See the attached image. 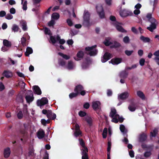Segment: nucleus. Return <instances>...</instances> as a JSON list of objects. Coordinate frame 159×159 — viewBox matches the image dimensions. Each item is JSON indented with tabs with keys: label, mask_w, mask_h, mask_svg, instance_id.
Returning a JSON list of instances; mask_svg holds the SVG:
<instances>
[{
	"label": "nucleus",
	"mask_w": 159,
	"mask_h": 159,
	"mask_svg": "<svg viewBox=\"0 0 159 159\" xmlns=\"http://www.w3.org/2000/svg\"><path fill=\"white\" fill-rule=\"evenodd\" d=\"M146 17L148 19V21L151 23L150 26L148 27L147 29L151 32H153L157 28V21L154 18L152 17V14L151 13H148Z\"/></svg>",
	"instance_id": "f257e3e1"
},
{
	"label": "nucleus",
	"mask_w": 159,
	"mask_h": 159,
	"mask_svg": "<svg viewBox=\"0 0 159 159\" xmlns=\"http://www.w3.org/2000/svg\"><path fill=\"white\" fill-rule=\"evenodd\" d=\"M110 116L112 118L111 121L116 123L118 121L122 122L124 120L122 117H120L119 115L117 114L116 110L114 108L111 109Z\"/></svg>",
	"instance_id": "f03ea898"
},
{
	"label": "nucleus",
	"mask_w": 159,
	"mask_h": 159,
	"mask_svg": "<svg viewBox=\"0 0 159 159\" xmlns=\"http://www.w3.org/2000/svg\"><path fill=\"white\" fill-rule=\"evenodd\" d=\"M96 47V45H95L91 47L86 48L85 49L87 51V53L91 56L96 55L98 52L95 49Z\"/></svg>",
	"instance_id": "7ed1b4c3"
},
{
	"label": "nucleus",
	"mask_w": 159,
	"mask_h": 159,
	"mask_svg": "<svg viewBox=\"0 0 159 159\" xmlns=\"http://www.w3.org/2000/svg\"><path fill=\"white\" fill-rule=\"evenodd\" d=\"M90 15L89 13L87 12H85L84 16V24L86 26H89L91 24L89 22Z\"/></svg>",
	"instance_id": "20e7f679"
},
{
	"label": "nucleus",
	"mask_w": 159,
	"mask_h": 159,
	"mask_svg": "<svg viewBox=\"0 0 159 159\" xmlns=\"http://www.w3.org/2000/svg\"><path fill=\"white\" fill-rule=\"evenodd\" d=\"M83 89L84 88L82 86L80 85L76 87L75 89V91L76 93H78V94L80 93L81 95L84 96L85 94V92Z\"/></svg>",
	"instance_id": "39448f33"
},
{
	"label": "nucleus",
	"mask_w": 159,
	"mask_h": 159,
	"mask_svg": "<svg viewBox=\"0 0 159 159\" xmlns=\"http://www.w3.org/2000/svg\"><path fill=\"white\" fill-rule=\"evenodd\" d=\"M48 102V100L46 98H43L41 99L38 100L37 102V105L38 106H41L45 105Z\"/></svg>",
	"instance_id": "423d86ee"
},
{
	"label": "nucleus",
	"mask_w": 159,
	"mask_h": 159,
	"mask_svg": "<svg viewBox=\"0 0 159 159\" xmlns=\"http://www.w3.org/2000/svg\"><path fill=\"white\" fill-rule=\"evenodd\" d=\"M96 9L100 17L101 18H104L105 15L102 6L100 5H98L96 7Z\"/></svg>",
	"instance_id": "0eeeda50"
},
{
	"label": "nucleus",
	"mask_w": 159,
	"mask_h": 159,
	"mask_svg": "<svg viewBox=\"0 0 159 159\" xmlns=\"http://www.w3.org/2000/svg\"><path fill=\"white\" fill-rule=\"evenodd\" d=\"M113 24L116 29L122 33L126 32V31L121 25V24L120 23L117 22H115Z\"/></svg>",
	"instance_id": "6e6552de"
},
{
	"label": "nucleus",
	"mask_w": 159,
	"mask_h": 159,
	"mask_svg": "<svg viewBox=\"0 0 159 159\" xmlns=\"http://www.w3.org/2000/svg\"><path fill=\"white\" fill-rule=\"evenodd\" d=\"M147 138V135L144 133H142L139 134V142L142 143L145 141Z\"/></svg>",
	"instance_id": "1a4fd4ad"
},
{
	"label": "nucleus",
	"mask_w": 159,
	"mask_h": 159,
	"mask_svg": "<svg viewBox=\"0 0 159 159\" xmlns=\"http://www.w3.org/2000/svg\"><path fill=\"white\" fill-rule=\"evenodd\" d=\"M129 96V94L127 92H125L118 94V98L120 100H124L127 98Z\"/></svg>",
	"instance_id": "9d476101"
},
{
	"label": "nucleus",
	"mask_w": 159,
	"mask_h": 159,
	"mask_svg": "<svg viewBox=\"0 0 159 159\" xmlns=\"http://www.w3.org/2000/svg\"><path fill=\"white\" fill-rule=\"evenodd\" d=\"M50 40L49 42L52 43L53 44H54L58 41L60 39V36L59 35H55L52 36L51 35L50 36Z\"/></svg>",
	"instance_id": "9b49d317"
},
{
	"label": "nucleus",
	"mask_w": 159,
	"mask_h": 159,
	"mask_svg": "<svg viewBox=\"0 0 159 159\" xmlns=\"http://www.w3.org/2000/svg\"><path fill=\"white\" fill-rule=\"evenodd\" d=\"M111 54L107 52L104 54L103 57L102 58L101 61L102 62H105L109 59L111 57Z\"/></svg>",
	"instance_id": "f8f14e48"
},
{
	"label": "nucleus",
	"mask_w": 159,
	"mask_h": 159,
	"mask_svg": "<svg viewBox=\"0 0 159 159\" xmlns=\"http://www.w3.org/2000/svg\"><path fill=\"white\" fill-rule=\"evenodd\" d=\"M29 92L30 94L29 95H27L25 97V99L27 101V102L28 103H30L32 102L34 99V97L33 96V93L31 90H29L28 91Z\"/></svg>",
	"instance_id": "ddd939ff"
},
{
	"label": "nucleus",
	"mask_w": 159,
	"mask_h": 159,
	"mask_svg": "<svg viewBox=\"0 0 159 159\" xmlns=\"http://www.w3.org/2000/svg\"><path fill=\"white\" fill-rule=\"evenodd\" d=\"M68 70H72L75 67V64L71 61H68L67 65L65 66Z\"/></svg>",
	"instance_id": "4468645a"
},
{
	"label": "nucleus",
	"mask_w": 159,
	"mask_h": 159,
	"mask_svg": "<svg viewBox=\"0 0 159 159\" xmlns=\"http://www.w3.org/2000/svg\"><path fill=\"white\" fill-rule=\"evenodd\" d=\"M75 132L74 133V135L77 137L79 136L81 134V132L79 129L80 126L79 125L77 124H75Z\"/></svg>",
	"instance_id": "2eb2a0df"
},
{
	"label": "nucleus",
	"mask_w": 159,
	"mask_h": 159,
	"mask_svg": "<svg viewBox=\"0 0 159 159\" xmlns=\"http://www.w3.org/2000/svg\"><path fill=\"white\" fill-rule=\"evenodd\" d=\"M158 128H155L150 133V138L151 139L152 137H155L158 134Z\"/></svg>",
	"instance_id": "dca6fc26"
},
{
	"label": "nucleus",
	"mask_w": 159,
	"mask_h": 159,
	"mask_svg": "<svg viewBox=\"0 0 159 159\" xmlns=\"http://www.w3.org/2000/svg\"><path fill=\"white\" fill-rule=\"evenodd\" d=\"M37 135L39 139H42L44 137L45 132L43 129H40L37 131Z\"/></svg>",
	"instance_id": "f3484780"
},
{
	"label": "nucleus",
	"mask_w": 159,
	"mask_h": 159,
	"mask_svg": "<svg viewBox=\"0 0 159 159\" xmlns=\"http://www.w3.org/2000/svg\"><path fill=\"white\" fill-rule=\"evenodd\" d=\"M122 60L120 58H116L114 59H112L110 61H109V62L110 63V62L113 65H118L119 63H120L122 62Z\"/></svg>",
	"instance_id": "a211bd4d"
},
{
	"label": "nucleus",
	"mask_w": 159,
	"mask_h": 159,
	"mask_svg": "<svg viewBox=\"0 0 159 159\" xmlns=\"http://www.w3.org/2000/svg\"><path fill=\"white\" fill-rule=\"evenodd\" d=\"M34 93L38 95H40L42 93V92L40 88L37 85H35L33 87Z\"/></svg>",
	"instance_id": "6ab92c4d"
},
{
	"label": "nucleus",
	"mask_w": 159,
	"mask_h": 159,
	"mask_svg": "<svg viewBox=\"0 0 159 159\" xmlns=\"http://www.w3.org/2000/svg\"><path fill=\"white\" fill-rule=\"evenodd\" d=\"M48 113L47 115V117L51 119L54 120L56 118V115L52 113L51 110H48Z\"/></svg>",
	"instance_id": "aec40b11"
},
{
	"label": "nucleus",
	"mask_w": 159,
	"mask_h": 159,
	"mask_svg": "<svg viewBox=\"0 0 159 159\" xmlns=\"http://www.w3.org/2000/svg\"><path fill=\"white\" fill-rule=\"evenodd\" d=\"M100 102L99 101H95L93 102L92 107L94 110L100 108Z\"/></svg>",
	"instance_id": "412c9836"
},
{
	"label": "nucleus",
	"mask_w": 159,
	"mask_h": 159,
	"mask_svg": "<svg viewBox=\"0 0 159 159\" xmlns=\"http://www.w3.org/2000/svg\"><path fill=\"white\" fill-rule=\"evenodd\" d=\"M138 107V105L137 103L131 102L130 104V111L132 112L134 111Z\"/></svg>",
	"instance_id": "4be33fe9"
},
{
	"label": "nucleus",
	"mask_w": 159,
	"mask_h": 159,
	"mask_svg": "<svg viewBox=\"0 0 159 159\" xmlns=\"http://www.w3.org/2000/svg\"><path fill=\"white\" fill-rule=\"evenodd\" d=\"M129 14V11L124 9L120 11V15L122 17H125L128 16Z\"/></svg>",
	"instance_id": "5701e85b"
},
{
	"label": "nucleus",
	"mask_w": 159,
	"mask_h": 159,
	"mask_svg": "<svg viewBox=\"0 0 159 159\" xmlns=\"http://www.w3.org/2000/svg\"><path fill=\"white\" fill-rule=\"evenodd\" d=\"M120 129L121 132L123 133L124 136L125 135H126V134L128 133V130L125 128V126L123 125H120Z\"/></svg>",
	"instance_id": "b1692460"
},
{
	"label": "nucleus",
	"mask_w": 159,
	"mask_h": 159,
	"mask_svg": "<svg viewBox=\"0 0 159 159\" xmlns=\"http://www.w3.org/2000/svg\"><path fill=\"white\" fill-rule=\"evenodd\" d=\"M84 55V52L82 51H79L77 54V58L74 57L75 59L77 61H79L80 59L82 58Z\"/></svg>",
	"instance_id": "393cba45"
},
{
	"label": "nucleus",
	"mask_w": 159,
	"mask_h": 159,
	"mask_svg": "<svg viewBox=\"0 0 159 159\" xmlns=\"http://www.w3.org/2000/svg\"><path fill=\"white\" fill-rule=\"evenodd\" d=\"M80 143L82 147L81 148V150L82 152H84L85 149H87V151H88L87 148L85 146L84 142L83 141V140L82 139H79Z\"/></svg>",
	"instance_id": "a878e982"
},
{
	"label": "nucleus",
	"mask_w": 159,
	"mask_h": 159,
	"mask_svg": "<svg viewBox=\"0 0 159 159\" xmlns=\"http://www.w3.org/2000/svg\"><path fill=\"white\" fill-rule=\"evenodd\" d=\"M124 138L122 140V142L125 144H128L127 147L129 149V144H128L129 140L128 139V135H125Z\"/></svg>",
	"instance_id": "bb28decb"
},
{
	"label": "nucleus",
	"mask_w": 159,
	"mask_h": 159,
	"mask_svg": "<svg viewBox=\"0 0 159 159\" xmlns=\"http://www.w3.org/2000/svg\"><path fill=\"white\" fill-rule=\"evenodd\" d=\"M20 24L22 26V29L24 31H26L27 30V23L24 20H21L20 21Z\"/></svg>",
	"instance_id": "cd10ccee"
},
{
	"label": "nucleus",
	"mask_w": 159,
	"mask_h": 159,
	"mask_svg": "<svg viewBox=\"0 0 159 159\" xmlns=\"http://www.w3.org/2000/svg\"><path fill=\"white\" fill-rule=\"evenodd\" d=\"M3 75L4 76L7 78H10L12 76V72L9 70L5 71L3 73Z\"/></svg>",
	"instance_id": "c85d7f7f"
},
{
	"label": "nucleus",
	"mask_w": 159,
	"mask_h": 159,
	"mask_svg": "<svg viewBox=\"0 0 159 159\" xmlns=\"http://www.w3.org/2000/svg\"><path fill=\"white\" fill-rule=\"evenodd\" d=\"M10 149L9 148H7L5 149L4 151V156L5 158L9 157L10 154Z\"/></svg>",
	"instance_id": "c756f323"
},
{
	"label": "nucleus",
	"mask_w": 159,
	"mask_h": 159,
	"mask_svg": "<svg viewBox=\"0 0 159 159\" xmlns=\"http://www.w3.org/2000/svg\"><path fill=\"white\" fill-rule=\"evenodd\" d=\"M88 151H87L86 148L84 152H82V159H89L88 156L87 154Z\"/></svg>",
	"instance_id": "7c9ffc66"
},
{
	"label": "nucleus",
	"mask_w": 159,
	"mask_h": 159,
	"mask_svg": "<svg viewBox=\"0 0 159 159\" xmlns=\"http://www.w3.org/2000/svg\"><path fill=\"white\" fill-rule=\"evenodd\" d=\"M21 4L22 5V8L24 10L26 11L27 9V2L26 1L21 0Z\"/></svg>",
	"instance_id": "2f4dec72"
},
{
	"label": "nucleus",
	"mask_w": 159,
	"mask_h": 159,
	"mask_svg": "<svg viewBox=\"0 0 159 159\" xmlns=\"http://www.w3.org/2000/svg\"><path fill=\"white\" fill-rule=\"evenodd\" d=\"M138 96L143 100L145 99V96L143 93L140 91H138L137 92Z\"/></svg>",
	"instance_id": "473e14b6"
},
{
	"label": "nucleus",
	"mask_w": 159,
	"mask_h": 159,
	"mask_svg": "<svg viewBox=\"0 0 159 159\" xmlns=\"http://www.w3.org/2000/svg\"><path fill=\"white\" fill-rule=\"evenodd\" d=\"M140 39L144 43H148L150 41L149 38L145 37L143 36H142L140 37Z\"/></svg>",
	"instance_id": "72a5a7b5"
},
{
	"label": "nucleus",
	"mask_w": 159,
	"mask_h": 159,
	"mask_svg": "<svg viewBox=\"0 0 159 159\" xmlns=\"http://www.w3.org/2000/svg\"><path fill=\"white\" fill-rule=\"evenodd\" d=\"M3 44L4 45L7 47H10L11 46V42L9 41L6 39H4L3 40Z\"/></svg>",
	"instance_id": "f704fd0d"
},
{
	"label": "nucleus",
	"mask_w": 159,
	"mask_h": 159,
	"mask_svg": "<svg viewBox=\"0 0 159 159\" xmlns=\"http://www.w3.org/2000/svg\"><path fill=\"white\" fill-rule=\"evenodd\" d=\"M32 52V49L28 47L26 49V51L25 52V55L26 56L28 57L30 54H31Z\"/></svg>",
	"instance_id": "c9c22d12"
},
{
	"label": "nucleus",
	"mask_w": 159,
	"mask_h": 159,
	"mask_svg": "<svg viewBox=\"0 0 159 159\" xmlns=\"http://www.w3.org/2000/svg\"><path fill=\"white\" fill-rule=\"evenodd\" d=\"M19 29L18 26L16 24H14L11 28L12 31L14 32H18Z\"/></svg>",
	"instance_id": "e433bc0d"
},
{
	"label": "nucleus",
	"mask_w": 159,
	"mask_h": 159,
	"mask_svg": "<svg viewBox=\"0 0 159 159\" xmlns=\"http://www.w3.org/2000/svg\"><path fill=\"white\" fill-rule=\"evenodd\" d=\"M58 54L66 60L69 59L70 58V56L63 54L62 53L59 52L58 53Z\"/></svg>",
	"instance_id": "4c0bfd02"
},
{
	"label": "nucleus",
	"mask_w": 159,
	"mask_h": 159,
	"mask_svg": "<svg viewBox=\"0 0 159 159\" xmlns=\"http://www.w3.org/2000/svg\"><path fill=\"white\" fill-rule=\"evenodd\" d=\"M110 38H107L106 39L105 41L104 42V44L106 46H108L111 44L112 43L110 42Z\"/></svg>",
	"instance_id": "58836bf2"
},
{
	"label": "nucleus",
	"mask_w": 159,
	"mask_h": 159,
	"mask_svg": "<svg viewBox=\"0 0 159 159\" xmlns=\"http://www.w3.org/2000/svg\"><path fill=\"white\" fill-rule=\"evenodd\" d=\"M60 15L59 14L57 13H53L52 16V18L54 19H58L59 18Z\"/></svg>",
	"instance_id": "ea45409f"
},
{
	"label": "nucleus",
	"mask_w": 159,
	"mask_h": 159,
	"mask_svg": "<svg viewBox=\"0 0 159 159\" xmlns=\"http://www.w3.org/2000/svg\"><path fill=\"white\" fill-rule=\"evenodd\" d=\"M78 94V93L76 92L75 93H72L69 95V97L70 98L72 99L73 98H75L77 96Z\"/></svg>",
	"instance_id": "a19ab883"
},
{
	"label": "nucleus",
	"mask_w": 159,
	"mask_h": 159,
	"mask_svg": "<svg viewBox=\"0 0 159 159\" xmlns=\"http://www.w3.org/2000/svg\"><path fill=\"white\" fill-rule=\"evenodd\" d=\"M25 34H27V33L25 34L21 38V43L22 44L23 46L25 45V42H26V39L25 37H24V36Z\"/></svg>",
	"instance_id": "79ce46f5"
},
{
	"label": "nucleus",
	"mask_w": 159,
	"mask_h": 159,
	"mask_svg": "<svg viewBox=\"0 0 159 159\" xmlns=\"http://www.w3.org/2000/svg\"><path fill=\"white\" fill-rule=\"evenodd\" d=\"M107 133V128H105L102 133V136L103 138H106Z\"/></svg>",
	"instance_id": "37998d69"
},
{
	"label": "nucleus",
	"mask_w": 159,
	"mask_h": 159,
	"mask_svg": "<svg viewBox=\"0 0 159 159\" xmlns=\"http://www.w3.org/2000/svg\"><path fill=\"white\" fill-rule=\"evenodd\" d=\"M66 22L68 25L70 26H71L73 25V22L70 19H67Z\"/></svg>",
	"instance_id": "c03bdc74"
},
{
	"label": "nucleus",
	"mask_w": 159,
	"mask_h": 159,
	"mask_svg": "<svg viewBox=\"0 0 159 159\" xmlns=\"http://www.w3.org/2000/svg\"><path fill=\"white\" fill-rule=\"evenodd\" d=\"M85 120L87 121V122H88V123L90 125H91L92 123V119L91 118L89 117V116H87L85 118Z\"/></svg>",
	"instance_id": "a18cd8bd"
},
{
	"label": "nucleus",
	"mask_w": 159,
	"mask_h": 159,
	"mask_svg": "<svg viewBox=\"0 0 159 159\" xmlns=\"http://www.w3.org/2000/svg\"><path fill=\"white\" fill-rule=\"evenodd\" d=\"M44 32L46 34H48L50 36L52 35L50 32V30L47 28H44Z\"/></svg>",
	"instance_id": "49530a36"
},
{
	"label": "nucleus",
	"mask_w": 159,
	"mask_h": 159,
	"mask_svg": "<svg viewBox=\"0 0 159 159\" xmlns=\"http://www.w3.org/2000/svg\"><path fill=\"white\" fill-rule=\"evenodd\" d=\"M126 74L124 71L121 72L119 75V76L120 78H125L126 76Z\"/></svg>",
	"instance_id": "de8ad7c7"
},
{
	"label": "nucleus",
	"mask_w": 159,
	"mask_h": 159,
	"mask_svg": "<svg viewBox=\"0 0 159 159\" xmlns=\"http://www.w3.org/2000/svg\"><path fill=\"white\" fill-rule=\"evenodd\" d=\"M158 2V0H153L152 2H151V3L152 4L153 3V9L154 10L156 7Z\"/></svg>",
	"instance_id": "09e8293b"
},
{
	"label": "nucleus",
	"mask_w": 159,
	"mask_h": 159,
	"mask_svg": "<svg viewBox=\"0 0 159 159\" xmlns=\"http://www.w3.org/2000/svg\"><path fill=\"white\" fill-rule=\"evenodd\" d=\"M28 155L30 157H33L35 155L34 151L33 149L30 151L28 153Z\"/></svg>",
	"instance_id": "8fccbe9b"
},
{
	"label": "nucleus",
	"mask_w": 159,
	"mask_h": 159,
	"mask_svg": "<svg viewBox=\"0 0 159 159\" xmlns=\"http://www.w3.org/2000/svg\"><path fill=\"white\" fill-rule=\"evenodd\" d=\"M145 62V60L143 58L141 59L139 61V64L141 66H143L144 65Z\"/></svg>",
	"instance_id": "3c124183"
},
{
	"label": "nucleus",
	"mask_w": 159,
	"mask_h": 159,
	"mask_svg": "<svg viewBox=\"0 0 159 159\" xmlns=\"http://www.w3.org/2000/svg\"><path fill=\"white\" fill-rule=\"evenodd\" d=\"M152 153L151 152H146L144 154V156L145 157H149L151 155Z\"/></svg>",
	"instance_id": "603ef678"
},
{
	"label": "nucleus",
	"mask_w": 159,
	"mask_h": 159,
	"mask_svg": "<svg viewBox=\"0 0 159 159\" xmlns=\"http://www.w3.org/2000/svg\"><path fill=\"white\" fill-rule=\"evenodd\" d=\"M59 63L61 66H64L65 65L66 62L63 60H61L59 61Z\"/></svg>",
	"instance_id": "864d4df0"
},
{
	"label": "nucleus",
	"mask_w": 159,
	"mask_h": 159,
	"mask_svg": "<svg viewBox=\"0 0 159 159\" xmlns=\"http://www.w3.org/2000/svg\"><path fill=\"white\" fill-rule=\"evenodd\" d=\"M120 43L115 42L114 43V44L113 45L111 46V48H117L120 46Z\"/></svg>",
	"instance_id": "5fc2aeb1"
},
{
	"label": "nucleus",
	"mask_w": 159,
	"mask_h": 159,
	"mask_svg": "<svg viewBox=\"0 0 159 159\" xmlns=\"http://www.w3.org/2000/svg\"><path fill=\"white\" fill-rule=\"evenodd\" d=\"M13 16L10 14H8L6 16V18L8 20H11L13 18Z\"/></svg>",
	"instance_id": "6e6d98bb"
},
{
	"label": "nucleus",
	"mask_w": 159,
	"mask_h": 159,
	"mask_svg": "<svg viewBox=\"0 0 159 159\" xmlns=\"http://www.w3.org/2000/svg\"><path fill=\"white\" fill-rule=\"evenodd\" d=\"M17 116L18 118L21 119L22 118L23 115L21 111H20L17 114Z\"/></svg>",
	"instance_id": "4d7b16f0"
},
{
	"label": "nucleus",
	"mask_w": 159,
	"mask_h": 159,
	"mask_svg": "<svg viewBox=\"0 0 159 159\" xmlns=\"http://www.w3.org/2000/svg\"><path fill=\"white\" fill-rule=\"evenodd\" d=\"M79 115L81 117H83L86 115V113L85 112L80 111L79 113Z\"/></svg>",
	"instance_id": "13d9d810"
},
{
	"label": "nucleus",
	"mask_w": 159,
	"mask_h": 159,
	"mask_svg": "<svg viewBox=\"0 0 159 159\" xmlns=\"http://www.w3.org/2000/svg\"><path fill=\"white\" fill-rule=\"evenodd\" d=\"M58 41L59 42V43L60 44H64L65 43V40L63 39H60H60L59 40H58Z\"/></svg>",
	"instance_id": "bf43d9fd"
},
{
	"label": "nucleus",
	"mask_w": 159,
	"mask_h": 159,
	"mask_svg": "<svg viewBox=\"0 0 159 159\" xmlns=\"http://www.w3.org/2000/svg\"><path fill=\"white\" fill-rule=\"evenodd\" d=\"M55 24L54 20H52L48 23V25L50 26L53 25Z\"/></svg>",
	"instance_id": "052dcab7"
},
{
	"label": "nucleus",
	"mask_w": 159,
	"mask_h": 159,
	"mask_svg": "<svg viewBox=\"0 0 159 159\" xmlns=\"http://www.w3.org/2000/svg\"><path fill=\"white\" fill-rule=\"evenodd\" d=\"M138 53L140 57H141L143 55V50L140 49L139 50Z\"/></svg>",
	"instance_id": "680f3d73"
},
{
	"label": "nucleus",
	"mask_w": 159,
	"mask_h": 159,
	"mask_svg": "<svg viewBox=\"0 0 159 159\" xmlns=\"http://www.w3.org/2000/svg\"><path fill=\"white\" fill-rule=\"evenodd\" d=\"M27 133V132L24 129H22L20 131V134L23 136L25 135Z\"/></svg>",
	"instance_id": "e2e57ef3"
},
{
	"label": "nucleus",
	"mask_w": 159,
	"mask_h": 159,
	"mask_svg": "<svg viewBox=\"0 0 159 159\" xmlns=\"http://www.w3.org/2000/svg\"><path fill=\"white\" fill-rule=\"evenodd\" d=\"M140 11L139 9H135L134 11V13L135 15H138L139 14H140Z\"/></svg>",
	"instance_id": "0e129e2a"
},
{
	"label": "nucleus",
	"mask_w": 159,
	"mask_h": 159,
	"mask_svg": "<svg viewBox=\"0 0 159 159\" xmlns=\"http://www.w3.org/2000/svg\"><path fill=\"white\" fill-rule=\"evenodd\" d=\"M6 14V12L4 11H0V16L3 17Z\"/></svg>",
	"instance_id": "69168bd1"
},
{
	"label": "nucleus",
	"mask_w": 159,
	"mask_h": 159,
	"mask_svg": "<svg viewBox=\"0 0 159 159\" xmlns=\"http://www.w3.org/2000/svg\"><path fill=\"white\" fill-rule=\"evenodd\" d=\"M124 42L125 43H128L129 41V38L128 36H125L123 39Z\"/></svg>",
	"instance_id": "338daca9"
},
{
	"label": "nucleus",
	"mask_w": 159,
	"mask_h": 159,
	"mask_svg": "<svg viewBox=\"0 0 159 159\" xmlns=\"http://www.w3.org/2000/svg\"><path fill=\"white\" fill-rule=\"evenodd\" d=\"M73 43L74 42L72 39H69L67 41V43L69 45H72Z\"/></svg>",
	"instance_id": "774afa93"
}]
</instances>
